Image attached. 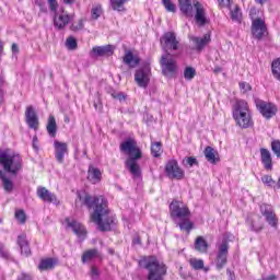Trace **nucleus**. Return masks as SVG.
<instances>
[{
    "mask_svg": "<svg viewBox=\"0 0 280 280\" xmlns=\"http://www.w3.org/2000/svg\"><path fill=\"white\" fill-rule=\"evenodd\" d=\"M91 277L93 280L100 279V270L97 269V267L93 266L91 268Z\"/></svg>",
    "mask_w": 280,
    "mask_h": 280,
    "instance_id": "obj_52",
    "label": "nucleus"
},
{
    "mask_svg": "<svg viewBox=\"0 0 280 280\" xmlns=\"http://www.w3.org/2000/svg\"><path fill=\"white\" fill-rule=\"evenodd\" d=\"M80 200L88 207V209H93L91 214V220L96 224L98 231H110L115 222V218L110 215V210H108V201L104 196L85 195L83 198L79 195Z\"/></svg>",
    "mask_w": 280,
    "mask_h": 280,
    "instance_id": "obj_1",
    "label": "nucleus"
},
{
    "mask_svg": "<svg viewBox=\"0 0 280 280\" xmlns=\"http://www.w3.org/2000/svg\"><path fill=\"white\" fill-rule=\"evenodd\" d=\"M256 1V3H259L260 5H264V3H266V1H268V0H255Z\"/></svg>",
    "mask_w": 280,
    "mask_h": 280,
    "instance_id": "obj_64",
    "label": "nucleus"
},
{
    "mask_svg": "<svg viewBox=\"0 0 280 280\" xmlns=\"http://www.w3.org/2000/svg\"><path fill=\"white\" fill-rule=\"evenodd\" d=\"M73 21V15L69 14L65 8H59L58 11L54 13L52 23L55 30L58 32H62V30H67V25Z\"/></svg>",
    "mask_w": 280,
    "mask_h": 280,
    "instance_id": "obj_7",
    "label": "nucleus"
},
{
    "mask_svg": "<svg viewBox=\"0 0 280 280\" xmlns=\"http://www.w3.org/2000/svg\"><path fill=\"white\" fill-rule=\"evenodd\" d=\"M54 148L56 161L61 164L65 163V154H69V145L66 142L55 140Z\"/></svg>",
    "mask_w": 280,
    "mask_h": 280,
    "instance_id": "obj_19",
    "label": "nucleus"
},
{
    "mask_svg": "<svg viewBox=\"0 0 280 280\" xmlns=\"http://www.w3.org/2000/svg\"><path fill=\"white\" fill-rule=\"evenodd\" d=\"M252 230L255 231V233H260V231H264V223L261 222V218H258V222H252Z\"/></svg>",
    "mask_w": 280,
    "mask_h": 280,
    "instance_id": "obj_44",
    "label": "nucleus"
},
{
    "mask_svg": "<svg viewBox=\"0 0 280 280\" xmlns=\"http://www.w3.org/2000/svg\"><path fill=\"white\" fill-rule=\"evenodd\" d=\"M229 257V242L223 241L218 247L217 255V268L222 270L226 266V259Z\"/></svg>",
    "mask_w": 280,
    "mask_h": 280,
    "instance_id": "obj_12",
    "label": "nucleus"
},
{
    "mask_svg": "<svg viewBox=\"0 0 280 280\" xmlns=\"http://www.w3.org/2000/svg\"><path fill=\"white\" fill-rule=\"evenodd\" d=\"M25 119L28 128H31L32 130H38V125H39L38 115L34 110V107L32 106L26 107Z\"/></svg>",
    "mask_w": 280,
    "mask_h": 280,
    "instance_id": "obj_20",
    "label": "nucleus"
},
{
    "mask_svg": "<svg viewBox=\"0 0 280 280\" xmlns=\"http://www.w3.org/2000/svg\"><path fill=\"white\" fill-rule=\"evenodd\" d=\"M170 212L173 222L176 226H179L180 231L191 233L194 223L189 220V218H191V211L187 203L179 200H173L170 205Z\"/></svg>",
    "mask_w": 280,
    "mask_h": 280,
    "instance_id": "obj_3",
    "label": "nucleus"
},
{
    "mask_svg": "<svg viewBox=\"0 0 280 280\" xmlns=\"http://www.w3.org/2000/svg\"><path fill=\"white\" fill-rule=\"evenodd\" d=\"M0 257H9L8 252L3 250V245H0Z\"/></svg>",
    "mask_w": 280,
    "mask_h": 280,
    "instance_id": "obj_57",
    "label": "nucleus"
},
{
    "mask_svg": "<svg viewBox=\"0 0 280 280\" xmlns=\"http://www.w3.org/2000/svg\"><path fill=\"white\" fill-rule=\"evenodd\" d=\"M37 197L39 200H43V202L60 205V201L58 200V197H56V194L49 191V189H47L46 187L39 186L37 188Z\"/></svg>",
    "mask_w": 280,
    "mask_h": 280,
    "instance_id": "obj_15",
    "label": "nucleus"
},
{
    "mask_svg": "<svg viewBox=\"0 0 280 280\" xmlns=\"http://www.w3.org/2000/svg\"><path fill=\"white\" fill-rule=\"evenodd\" d=\"M233 118L240 128H250L253 126V116L246 101H236L233 105Z\"/></svg>",
    "mask_w": 280,
    "mask_h": 280,
    "instance_id": "obj_4",
    "label": "nucleus"
},
{
    "mask_svg": "<svg viewBox=\"0 0 280 280\" xmlns=\"http://www.w3.org/2000/svg\"><path fill=\"white\" fill-rule=\"evenodd\" d=\"M66 224L68 229H71L73 233L80 238L85 240L86 237V228L82 223L73 219H66Z\"/></svg>",
    "mask_w": 280,
    "mask_h": 280,
    "instance_id": "obj_16",
    "label": "nucleus"
},
{
    "mask_svg": "<svg viewBox=\"0 0 280 280\" xmlns=\"http://www.w3.org/2000/svg\"><path fill=\"white\" fill-rule=\"evenodd\" d=\"M271 150L272 152L276 153L278 159H280V141L279 140H275L271 142Z\"/></svg>",
    "mask_w": 280,
    "mask_h": 280,
    "instance_id": "obj_46",
    "label": "nucleus"
},
{
    "mask_svg": "<svg viewBox=\"0 0 280 280\" xmlns=\"http://www.w3.org/2000/svg\"><path fill=\"white\" fill-rule=\"evenodd\" d=\"M160 43L164 51H178V47H180V42L174 32L164 33L160 39Z\"/></svg>",
    "mask_w": 280,
    "mask_h": 280,
    "instance_id": "obj_8",
    "label": "nucleus"
},
{
    "mask_svg": "<svg viewBox=\"0 0 280 280\" xmlns=\"http://www.w3.org/2000/svg\"><path fill=\"white\" fill-rule=\"evenodd\" d=\"M203 153L208 163H211L212 165L220 163V154L212 147H207Z\"/></svg>",
    "mask_w": 280,
    "mask_h": 280,
    "instance_id": "obj_24",
    "label": "nucleus"
},
{
    "mask_svg": "<svg viewBox=\"0 0 280 280\" xmlns=\"http://www.w3.org/2000/svg\"><path fill=\"white\" fill-rule=\"evenodd\" d=\"M135 80L138 84V86H141L142 89L148 88V84H150V68L139 69L136 71Z\"/></svg>",
    "mask_w": 280,
    "mask_h": 280,
    "instance_id": "obj_18",
    "label": "nucleus"
},
{
    "mask_svg": "<svg viewBox=\"0 0 280 280\" xmlns=\"http://www.w3.org/2000/svg\"><path fill=\"white\" fill-rule=\"evenodd\" d=\"M36 5L40 8L42 12H47V8L45 7V0H35Z\"/></svg>",
    "mask_w": 280,
    "mask_h": 280,
    "instance_id": "obj_54",
    "label": "nucleus"
},
{
    "mask_svg": "<svg viewBox=\"0 0 280 280\" xmlns=\"http://www.w3.org/2000/svg\"><path fill=\"white\" fill-rule=\"evenodd\" d=\"M178 3L179 10L184 16H194V4H191V0H178Z\"/></svg>",
    "mask_w": 280,
    "mask_h": 280,
    "instance_id": "obj_25",
    "label": "nucleus"
},
{
    "mask_svg": "<svg viewBox=\"0 0 280 280\" xmlns=\"http://www.w3.org/2000/svg\"><path fill=\"white\" fill-rule=\"evenodd\" d=\"M165 174L168 178H175L176 180H183L185 178V171L178 166L176 160H171L166 163Z\"/></svg>",
    "mask_w": 280,
    "mask_h": 280,
    "instance_id": "obj_11",
    "label": "nucleus"
},
{
    "mask_svg": "<svg viewBox=\"0 0 280 280\" xmlns=\"http://www.w3.org/2000/svg\"><path fill=\"white\" fill-rule=\"evenodd\" d=\"M33 149L38 152V137L34 136L33 137Z\"/></svg>",
    "mask_w": 280,
    "mask_h": 280,
    "instance_id": "obj_56",
    "label": "nucleus"
},
{
    "mask_svg": "<svg viewBox=\"0 0 280 280\" xmlns=\"http://www.w3.org/2000/svg\"><path fill=\"white\" fill-rule=\"evenodd\" d=\"M109 3H110L112 10L116 12H125L126 8L124 5L128 3V0H109Z\"/></svg>",
    "mask_w": 280,
    "mask_h": 280,
    "instance_id": "obj_33",
    "label": "nucleus"
},
{
    "mask_svg": "<svg viewBox=\"0 0 280 280\" xmlns=\"http://www.w3.org/2000/svg\"><path fill=\"white\" fill-rule=\"evenodd\" d=\"M66 47L71 51L78 49V40L75 37H68L66 40Z\"/></svg>",
    "mask_w": 280,
    "mask_h": 280,
    "instance_id": "obj_41",
    "label": "nucleus"
},
{
    "mask_svg": "<svg viewBox=\"0 0 280 280\" xmlns=\"http://www.w3.org/2000/svg\"><path fill=\"white\" fill-rule=\"evenodd\" d=\"M231 19L235 23H242V11L240 10V7H235L234 10L231 11Z\"/></svg>",
    "mask_w": 280,
    "mask_h": 280,
    "instance_id": "obj_37",
    "label": "nucleus"
},
{
    "mask_svg": "<svg viewBox=\"0 0 280 280\" xmlns=\"http://www.w3.org/2000/svg\"><path fill=\"white\" fill-rule=\"evenodd\" d=\"M261 180L264 185H267V187H275V185H277V182H275V179H272V176L270 175L262 176Z\"/></svg>",
    "mask_w": 280,
    "mask_h": 280,
    "instance_id": "obj_45",
    "label": "nucleus"
},
{
    "mask_svg": "<svg viewBox=\"0 0 280 280\" xmlns=\"http://www.w3.org/2000/svg\"><path fill=\"white\" fill-rule=\"evenodd\" d=\"M46 130L49 137H56V133L58 132V125L56 124V117H54V115L48 117Z\"/></svg>",
    "mask_w": 280,
    "mask_h": 280,
    "instance_id": "obj_32",
    "label": "nucleus"
},
{
    "mask_svg": "<svg viewBox=\"0 0 280 280\" xmlns=\"http://www.w3.org/2000/svg\"><path fill=\"white\" fill-rule=\"evenodd\" d=\"M163 144L161 142H152L151 143V153L154 159H159L161 154H163Z\"/></svg>",
    "mask_w": 280,
    "mask_h": 280,
    "instance_id": "obj_34",
    "label": "nucleus"
},
{
    "mask_svg": "<svg viewBox=\"0 0 280 280\" xmlns=\"http://www.w3.org/2000/svg\"><path fill=\"white\" fill-rule=\"evenodd\" d=\"M15 219L18 220L19 224H25V222H27V215L25 214L24 210H16Z\"/></svg>",
    "mask_w": 280,
    "mask_h": 280,
    "instance_id": "obj_38",
    "label": "nucleus"
},
{
    "mask_svg": "<svg viewBox=\"0 0 280 280\" xmlns=\"http://www.w3.org/2000/svg\"><path fill=\"white\" fill-rule=\"evenodd\" d=\"M112 97L114 100H118L119 102H124V100H126V95L121 92H113Z\"/></svg>",
    "mask_w": 280,
    "mask_h": 280,
    "instance_id": "obj_50",
    "label": "nucleus"
},
{
    "mask_svg": "<svg viewBox=\"0 0 280 280\" xmlns=\"http://www.w3.org/2000/svg\"><path fill=\"white\" fill-rule=\"evenodd\" d=\"M47 2L50 8V12H54V14L60 10L58 9V0H47Z\"/></svg>",
    "mask_w": 280,
    "mask_h": 280,
    "instance_id": "obj_48",
    "label": "nucleus"
},
{
    "mask_svg": "<svg viewBox=\"0 0 280 280\" xmlns=\"http://www.w3.org/2000/svg\"><path fill=\"white\" fill-rule=\"evenodd\" d=\"M162 4L164 5L166 12H172L173 14H175L176 4H174L172 0H162Z\"/></svg>",
    "mask_w": 280,
    "mask_h": 280,
    "instance_id": "obj_39",
    "label": "nucleus"
},
{
    "mask_svg": "<svg viewBox=\"0 0 280 280\" xmlns=\"http://www.w3.org/2000/svg\"><path fill=\"white\" fill-rule=\"evenodd\" d=\"M184 78L185 80H194V78H196V69L192 67H187L184 70Z\"/></svg>",
    "mask_w": 280,
    "mask_h": 280,
    "instance_id": "obj_42",
    "label": "nucleus"
},
{
    "mask_svg": "<svg viewBox=\"0 0 280 280\" xmlns=\"http://www.w3.org/2000/svg\"><path fill=\"white\" fill-rule=\"evenodd\" d=\"M100 257H102L100 250L94 248L84 252L81 259L83 264H88V261H93L94 259H97Z\"/></svg>",
    "mask_w": 280,
    "mask_h": 280,
    "instance_id": "obj_29",
    "label": "nucleus"
},
{
    "mask_svg": "<svg viewBox=\"0 0 280 280\" xmlns=\"http://www.w3.org/2000/svg\"><path fill=\"white\" fill-rule=\"evenodd\" d=\"M115 54V46L106 45V46H95L92 48L90 56L92 58H101L104 56H113Z\"/></svg>",
    "mask_w": 280,
    "mask_h": 280,
    "instance_id": "obj_17",
    "label": "nucleus"
},
{
    "mask_svg": "<svg viewBox=\"0 0 280 280\" xmlns=\"http://www.w3.org/2000/svg\"><path fill=\"white\" fill-rule=\"evenodd\" d=\"M220 8H231L233 0H218Z\"/></svg>",
    "mask_w": 280,
    "mask_h": 280,
    "instance_id": "obj_51",
    "label": "nucleus"
},
{
    "mask_svg": "<svg viewBox=\"0 0 280 280\" xmlns=\"http://www.w3.org/2000/svg\"><path fill=\"white\" fill-rule=\"evenodd\" d=\"M160 67L164 78H167L168 80L176 78V74L178 73V62L172 57V54L165 52L161 56Z\"/></svg>",
    "mask_w": 280,
    "mask_h": 280,
    "instance_id": "obj_6",
    "label": "nucleus"
},
{
    "mask_svg": "<svg viewBox=\"0 0 280 280\" xmlns=\"http://www.w3.org/2000/svg\"><path fill=\"white\" fill-rule=\"evenodd\" d=\"M255 14H257V9H250L249 15L253 19V21H255Z\"/></svg>",
    "mask_w": 280,
    "mask_h": 280,
    "instance_id": "obj_59",
    "label": "nucleus"
},
{
    "mask_svg": "<svg viewBox=\"0 0 280 280\" xmlns=\"http://www.w3.org/2000/svg\"><path fill=\"white\" fill-rule=\"evenodd\" d=\"M195 250L205 254L209 250V243L202 236H198L195 241Z\"/></svg>",
    "mask_w": 280,
    "mask_h": 280,
    "instance_id": "obj_30",
    "label": "nucleus"
},
{
    "mask_svg": "<svg viewBox=\"0 0 280 280\" xmlns=\"http://www.w3.org/2000/svg\"><path fill=\"white\" fill-rule=\"evenodd\" d=\"M260 159L265 170H272V155L268 149H260Z\"/></svg>",
    "mask_w": 280,
    "mask_h": 280,
    "instance_id": "obj_28",
    "label": "nucleus"
},
{
    "mask_svg": "<svg viewBox=\"0 0 280 280\" xmlns=\"http://www.w3.org/2000/svg\"><path fill=\"white\" fill-rule=\"evenodd\" d=\"M266 222L273 229H277L278 220H277V214L275 212H271L270 214H267L266 217Z\"/></svg>",
    "mask_w": 280,
    "mask_h": 280,
    "instance_id": "obj_40",
    "label": "nucleus"
},
{
    "mask_svg": "<svg viewBox=\"0 0 280 280\" xmlns=\"http://www.w3.org/2000/svg\"><path fill=\"white\" fill-rule=\"evenodd\" d=\"M69 30L71 32H82V30H84V19H79L74 22H71Z\"/></svg>",
    "mask_w": 280,
    "mask_h": 280,
    "instance_id": "obj_35",
    "label": "nucleus"
},
{
    "mask_svg": "<svg viewBox=\"0 0 280 280\" xmlns=\"http://www.w3.org/2000/svg\"><path fill=\"white\" fill-rule=\"evenodd\" d=\"M238 85H240V89H241L242 93H248V91L253 90L250 84L246 83V82H241Z\"/></svg>",
    "mask_w": 280,
    "mask_h": 280,
    "instance_id": "obj_49",
    "label": "nucleus"
},
{
    "mask_svg": "<svg viewBox=\"0 0 280 280\" xmlns=\"http://www.w3.org/2000/svg\"><path fill=\"white\" fill-rule=\"evenodd\" d=\"M273 212H275V210L272 209V206L266 205V203H262V205L260 206V213H261V215H264L265 218H266L267 215H270V213H273Z\"/></svg>",
    "mask_w": 280,
    "mask_h": 280,
    "instance_id": "obj_43",
    "label": "nucleus"
},
{
    "mask_svg": "<svg viewBox=\"0 0 280 280\" xmlns=\"http://www.w3.org/2000/svg\"><path fill=\"white\" fill-rule=\"evenodd\" d=\"M11 50H12L13 54H19V46L13 43L12 46H11Z\"/></svg>",
    "mask_w": 280,
    "mask_h": 280,
    "instance_id": "obj_58",
    "label": "nucleus"
},
{
    "mask_svg": "<svg viewBox=\"0 0 280 280\" xmlns=\"http://www.w3.org/2000/svg\"><path fill=\"white\" fill-rule=\"evenodd\" d=\"M189 264L194 270H202L205 268V260L198 258H190Z\"/></svg>",
    "mask_w": 280,
    "mask_h": 280,
    "instance_id": "obj_36",
    "label": "nucleus"
},
{
    "mask_svg": "<svg viewBox=\"0 0 280 280\" xmlns=\"http://www.w3.org/2000/svg\"><path fill=\"white\" fill-rule=\"evenodd\" d=\"M190 40L194 43L196 46V49L200 50L205 48V45L211 40V36L205 35L202 38L196 37V36H190Z\"/></svg>",
    "mask_w": 280,
    "mask_h": 280,
    "instance_id": "obj_31",
    "label": "nucleus"
},
{
    "mask_svg": "<svg viewBox=\"0 0 280 280\" xmlns=\"http://www.w3.org/2000/svg\"><path fill=\"white\" fill-rule=\"evenodd\" d=\"M144 268L148 270V280H164L165 275H167V266L154 256L145 260Z\"/></svg>",
    "mask_w": 280,
    "mask_h": 280,
    "instance_id": "obj_5",
    "label": "nucleus"
},
{
    "mask_svg": "<svg viewBox=\"0 0 280 280\" xmlns=\"http://www.w3.org/2000/svg\"><path fill=\"white\" fill-rule=\"evenodd\" d=\"M3 84H5V80L0 77V93H1V86H3Z\"/></svg>",
    "mask_w": 280,
    "mask_h": 280,
    "instance_id": "obj_63",
    "label": "nucleus"
},
{
    "mask_svg": "<svg viewBox=\"0 0 280 280\" xmlns=\"http://www.w3.org/2000/svg\"><path fill=\"white\" fill-rule=\"evenodd\" d=\"M94 108L96 109V110H102V103H94Z\"/></svg>",
    "mask_w": 280,
    "mask_h": 280,
    "instance_id": "obj_61",
    "label": "nucleus"
},
{
    "mask_svg": "<svg viewBox=\"0 0 280 280\" xmlns=\"http://www.w3.org/2000/svg\"><path fill=\"white\" fill-rule=\"evenodd\" d=\"M120 152L128 154L129 159H141V149L137 145V140L129 138L120 143Z\"/></svg>",
    "mask_w": 280,
    "mask_h": 280,
    "instance_id": "obj_9",
    "label": "nucleus"
},
{
    "mask_svg": "<svg viewBox=\"0 0 280 280\" xmlns=\"http://www.w3.org/2000/svg\"><path fill=\"white\" fill-rule=\"evenodd\" d=\"M213 73H222V67L217 66V67L213 69Z\"/></svg>",
    "mask_w": 280,
    "mask_h": 280,
    "instance_id": "obj_60",
    "label": "nucleus"
},
{
    "mask_svg": "<svg viewBox=\"0 0 280 280\" xmlns=\"http://www.w3.org/2000/svg\"><path fill=\"white\" fill-rule=\"evenodd\" d=\"M58 266V259L56 258H46L42 259L39 265H38V270L47 271V270H54Z\"/></svg>",
    "mask_w": 280,
    "mask_h": 280,
    "instance_id": "obj_26",
    "label": "nucleus"
},
{
    "mask_svg": "<svg viewBox=\"0 0 280 280\" xmlns=\"http://www.w3.org/2000/svg\"><path fill=\"white\" fill-rule=\"evenodd\" d=\"M194 8L196 10L195 21L199 27H205V25H209L210 20L207 18V11L205 7L200 2H195Z\"/></svg>",
    "mask_w": 280,
    "mask_h": 280,
    "instance_id": "obj_13",
    "label": "nucleus"
},
{
    "mask_svg": "<svg viewBox=\"0 0 280 280\" xmlns=\"http://www.w3.org/2000/svg\"><path fill=\"white\" fill-rule=\"evenodd\" d=\"M139 159L141 158H128L125 163L133 178H141V166L137 162Z\"/></svg>",
    "mask_w": 280,
    "mask_h": 280,
    "instance_id": "obj_21",
    "label": "nucleus"
},
{
    "mask_svg": "<svg viewBox=\"0 0 280 280\" xmlns=\"http://www.w3.org/2000/svg\"><path fill=\"white\" fill-rule=\"evenodd\" d=\"M122 61L130 69H135L139 65V62H141V59L139 58V56L132 55V51L127 50L125 56L122 57Z\"/></svg>",
    "mask_w": 280,
    "mask_h": 280,
    "instance_id": "obj_22",
    "label": "nucleus"
},
{
    "mask_svg": "<svg viewBox=\"0 0 280 280\" xmlns=\"http://www.w3.org/2000/svg\"><path fill=\"white\" fill-rule=\"evenodd\" d=\"M63 3H66L67 5H71L73 3H75V0H62Z\"/></svg>",
    "mask_w": 280,
    "mask_h": 280,
    "instance_id": "obj_62",
    "label": "nucleus"
},
{
    "mask_svg": "<svg viewBox=\"0 0 280 280\" xmlns=\"http://www.w3.org/2000/svg\"><path fill=\"white\" fill-rule=\"evenodd\" d=\"M186 163L187 165H189V167H194V165H198V160H196V158H187L186 159Z\"/></svg>",
    "mask_w": 280,
    "mask_h": 280,
    "instance_id": "obj_53",
    "label": "nucleus"
},
{
    "mask_svg": "<svg viewBox=\"0 0 280 280\" xmlns=\"http://www.w3.org/2000/svg\"><path fill=\"white\" fill-rule=\"evenodd\" d=\"M0 165H2L3 170H0V180L2 182V187L7 194H11L14 190V183L8 175L12 174L16 176L19 172L23 168V159L21 155L10 149H0Z\"/></svg>",
    "mask_w": 280,
    "mask_h": 280,
    "instance_id": "obj_2",
    "label": "nucleus"
},
{
    "mask_svg": "<svg viewBox=\"0 0 280 280\" xmlns=\"http://www.w3.org/2000/svg\"><path fill=\"white\" fill-rule=\"evenodd\" d=\"M266 22L261 18H257L252 22V33L254 38L261 40L267 32Z\"/></svg>",
    "mask_w": 280,
    "mask_h": 280,
    "instance_id": "obj_14",
    "label": "nucleus"
},
{
    "mask_svg": "<svg viewBox=\"0 0 280 280\" xmlns=\"http://www.w3.org/2000/svg\"><path fill=\"white\" fill-rule=\"evenodd\" d=\"M18 280H32V275L22 272V273L19 276Z\"/></svg>",
    "mask_w": 280,
    "mask_h": 280,
    "instance_id": "obj_55",
    "label": "nucleus"
},
{
    "mask_svg": "<svg viewBox=\"0 0 280 280\" xmlns=\"http://www.w3.org/2000/svg\"><path fill=\"white\" fill-rule=\"evenodd\" d=\"M255 105L265 119H272L277 115V105L256 98Z\"/></svg>",
    "mask_w": 280,
    "mask_h": 280,
    "instance_id": "obj_10",
    "label": "nucleus"
},
{
    "mask_svg": "<svg viewBox=\"0 0 280 280\" xmlns=\"http://www.w3.org/2000/svg\"><path fill=\"white\" fill-rule=\"evenodd\" d=\"M18 245L21 248L22 255H30L32 253V249H30V242L27 241V235L26 234H20L18 236Z\"/></svg>",
    "mask_w": 280,
    "mask_h": 280,
    "instance_id": "obj_27",
    "label": "nucleus"
},
{
    "mask_svg": "<svg viewBox=\"0 0 280 280\" xmlns=\"http://www.w3.org/2000/svg\"><path fill=\"white\" fill-rule=\"evenodd\" d=\"M88 180L93 183V185H97V183L102 180V171L93 165H90L88 170Z\"/></svg>",
    "mask_w": 280,
    "mask_h": 280,
    "instance_id": "obj_23",
    "label": "nucleus"
},
{
    "mask_svg": "<svg viewBox=\"0 0 280 280\" xmlns=\"http://www.w3.org/2000/svg\"><path fill=\"white\" fill-rule=\"evenodd\" d=\"M98 16H102V7L101 5H96L92 9V19L94 21H97Z\"/></svg>",
    "mask_w": 280,
    "mask_h": 280,
    "instance_id": "obj_47",
    "label": "nucleus"
}]
</instances>
